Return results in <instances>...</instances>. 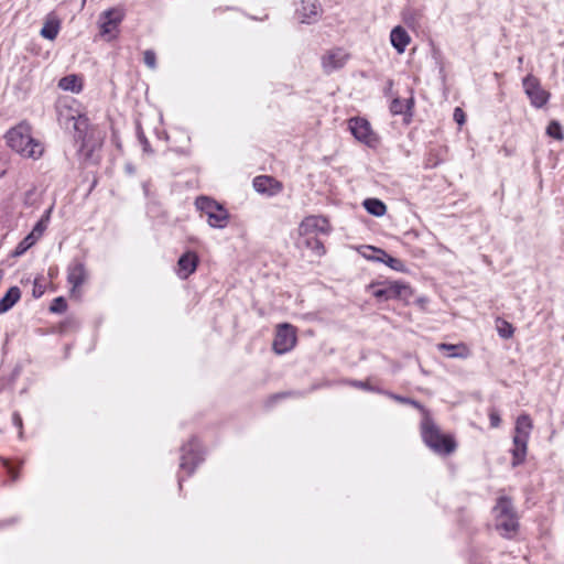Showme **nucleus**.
Segmentation results:
<instances>
[{"mask_svg": "<svg viewBox=\"0 0 564 564\" xmlns=\"http://www.w3.org/2000/svg\"><path fill=\"white\" fill-rule=\"evenodd\" d=\"M421 436L424 444L436 454L448 455L456 448L454 438L441 432L430 412H424L421 420Z\"/></svg>", "mask_w": 564, "mask_h": 564, "instance_id": "1", "label": "nucleus"}, {"mask_svg": "<svg viewBox=\"0 0 564 564\" xmlns=\"http://www.w3.org/2000/svg\"><path fill=\"white\" fill-rule=\"evenodd\" d=\"M8 145L25 158L37 159L43 153V147L31 135V128L26 123H20L10 129L6 134Z\"/></svg>", "mask_w": 564, "mask_h": 564, "instance_id": "2", "label": "nucleus"}, {"mask_svg": "<svg viewBox=\"0 0 564 564\" xmlns=\"http://www.w3.org/2000/svg\"><path fill=\"white\" fill-rule=\"evenodd\" d=\"M195 206L207 216V223L210 227L223 229L227 226L229 220L228 210L218 202L207 196H199L195 200Z\"/></svg>", "mask_w": 564, "mask_h": 564, "instance_id": "3", "label": "nucleus"}, {"mask_svg": "<svg viewBox=\"0 0 564 564\" xmlns=\"http://www.w3.org/2000/svg\"><path fill=\"white\" fill-rule=\"evenodd\" d=\"M496 512V528L502 532L503 535L510 536L518 530V518L513 511L512 502L507 497H500L495 507Z\"/></svg>", "mask_w": 564, "mask_h": 564, "instance_id": "4", "label": "nucleus"}, {"mask_svg": "<svg viewBox=\"0 0 564 564\" xmlns=\"http://www.w3.org/2000/svg\"><path fill=\"white\" fill-rule=\"evenodd\" d=\"M74 120L75 140L80 142L78 152L89 158L97 147V142L89 137V120L85 115L72 116Z\"/></svg>", "mask_w": 564, "mask_h": 564, "instance_id": "5", "label": "nucleus"}, {"mask_svg": "<svg viewBox=\"0 0 564 564\" xmlns=\"http://www.w3.org/2000/svg\"><path fill=\"white\" fill-rule=\"evenodd\" d=\"M181 452L180 467L183 471H186L187 476H191L195 468L204 460L203 452L196 437H192L184 444Z\"/></svg>", "mask_w": 564, "mask_h": 564, "instance_id": "6", "label": "nucleus"}, {"mask_svg": "<svg viewBox=\"0 0 564 564\" xmlns=\"http://www.w3.org/2000/svg\"><path fill=\"white\" fill-rule=\"evenodd\" d=\"M348 128L351 134L359 142L369 148H376L379 143L378 135L371 129L369 121L365 118L354 117L348 120Z\"/></svg>", "mask_w": 564, "mask_h": 564, "instance_id": "7", "label": "nucleus"}, {"mask_svg": "<svg viewBox=\"0 0 564 564\" xmlns=\"http://www.w3.org/2000/svg\"><path fill=\"white\" fill-rule=\"evenodd\" d=\"M296 340V328L289 323L280 324L276 327L273 350L278 355L286 354L295 347Z\"/></svg>", "mask_w": 564, "mask_h": 564, "instance_id": "8", "label": "nucleus"}, {"mask_svg": "<svg viewBox=\"0 0 564 564\" xmlns=\"http://www.w3.org/2000/svg\"><path fill=\"white\" fill-rule=\"evenodd\" d=\"M522 85L524 93L533 107L541 108L547 102L550 94L542 88L540 80L536 77L527 75L523 78Z\"/></svg>", "mask_w": 564, "mask_h": 564, "instance_id": "9", "label": "nucleus"}, {"mask_svg": "<svg viewBox=\"0 0 564 564\" xmlns=\"http://www.w3.org/2000/svg\"><path fill=\"white\" fill-rule=\"evenodd\" d=\"M300 234L302 236H310L314 234H328L330 226L328 220L322 216H308L300 224Z\"/></svg>", "mask_w": 564, "mask_h": 564, "instance_id": "10", "label": "nucleus"}, {"mask_svg": "<svg viewBox=\"0 0 564 564\" xmlns=\"http://www.w3.org/2000/svg\"><path fill=\"white\" fill-rule=\"evenodd\" d=\"M348 57V54L343 48H335L327 52L322 57V66L324 70L329 74L341 68L346 64Z\"/></svg>", "mask_w": 564, "mask_h": 564, "instance_id": "11", "label": "nucleus"}, {"mask_svg": "<svg viewBox=\"0 0 564 564\" xmlns=\"http://www.w3.org/2000/svg\"><path fill=\"white\" fill-rule=\"evenodd\" d=\"M123 18L124 12L121 9L112 8L102 12L99 18L101 33H110L121 23Z\"/></svg>", "mask_w": 564, "mask_h": 564, "instance_id": "12", "label": "nucleus"}, {"mask_svg": "<svg viewBox=\"0 0 564 564\" xmlns=\"http://www.w3.org/2000/svg\"><path fill=\"white\" fill-rule=\"evenodd\" d=\"M87 272L84 262L74 259L67 269V281L72 284V291L79 288L86 280Z\"/></svg>", "mask_w": 564, "mask_h": 564, "instance_id": "13", "label": "nucleus"}, {"mask_svg": "<svg viewBox=\"0 0 564 564\" xmlns=\"http://www.w3.org/2000/svg\"><path fill=\"white\" fill-rule=\"evenodd\" d=\"M319 11L317 0H310L301 2V7L296 9V14L302 23H312L317 21Z\"/></svg>", "mask_w": 564, "mask_h": 564, "instance_id": "14", "label": "nucleus"}, {"mask_svg": "<svg viewBox=\"0 0 564 564\" xmlns=\"http://www.w3.org/2000/svg\"><path fill=\"white\" fill-rule=\"evenodd\" d=\"M253 187L258 193L274 195L281 189V185L273 177L260 175L253 178Z\"/></svg>", "mask_w": 564, "mask_h": 564, "instance_id": "15", "label": "nucleus"}, {"mask_svg": "<svg viewBox=\"0 0 564 564\" xmlns=\"http://www.w3.org/2000/svg\"><path fill=\"white\" fill-rule=\"evenodd\" d=\"M198 257L195 252H186L178 259V275L187 279L197 268Z\"/></svg>", "mask_w": 564, "mask_h": 564, "instance_id": "16", "label": "nucleus"}, {"mask_svg": "<svg viewBox=\"0 0 564 564\" xmlns=\"http://www.w3.org/2000/svg\"><path fill=\"white\" fill-rule=\"evenodd\" d=\"M437 349L441 350V351H445L446 352V356L449 357V358H460V359H466L470 356V350L469 348L460 343V344H446V343H441L437 345Z\"/></svg>", "mask_w": 564, "mask_h": 564, "instance_id": "17", "label": "nucleus"}, {"mask_svg": "<svg viewBox=\"0 0 564 564\" xmlns=\"http://www.w3.org/2000/svg\"><path fill=\"white\" fill-rule=\"evenodd\" d=\"M410 40L411 39L408 32L400 25L393 28L390 33L391 44L400 54L405 51V47L410 43Z\"/></svg>", "mask_w": 564, "mask_h": 564, "instance_id": "18", "label": "nucleus"}, {"mask_svg": "<svg viewBox=\"0 0 564 564\" xmlns=\"http://www.w3.org/2000/svg\"><path fill=\"white\" fill-rule=\"evenodd\" d=\"M366 250H369V251H371L373 253L380 254V258H376V261L383 262L387 265H389L391 269L397 270V271H402L403 270L402 261L397 259V258H393V257L389 256L382 249H379V248H376V247H372V246H367Z\"/></svg>", "mask_w": 564, "mask_h": 564, "instance_id": "19", "label": "nucleus"}, {"mask_svg": "<svg viewBox=\"0 0 564 564\" xmlns=\"http://www.w3.org/2000/svg\"><path fill=\"white\" fill-rule=\"evenodd\" d=\"M532 421L529 415L522 414L517 419L513 438L529 440Z\"/></svg>", "mask_w": 564, "mask_h": 564, "instance_id": "20", "label": "nucleus"}, {"mask_svg": "<svg viewBox=\"0 0 564 564\" xmlns=\"http://www.w3.org/2000/svg\"><path fill=\"white\" fill-rule=\"evenodd\" d=\"M21 291L18 286H11L4 296L0 299V314L7 313L20 300Z\"/></svg>", "mask_w": 564, "mask_h": 564, "instance_id": "21", "label": "nucleus"}, {"mask_svg": "<svg viewBox=\"0 0 564 564\" xmlns=\"http://www.w3.org/2000/svg\"><path fill=\"white\" fill-rule=\"evenodd\" d=\"M59 29H61V24H59V21L57 19H54V18L46 19L44 24H43V26H42V29H41L40 34L44 39L53 41L58 35Z\"/></svg>", "mask_w": 564, "mask_h": 564, "instance_id": "22", "label": "nucleus"}, {"mask_svg": "<svg viewBox=\"0 0 564 564\" xmlns=\"http://www.w3.org/2000/svg\"><path fill=\"white\" fill-rule=\"evenodd\" d=\"M527 444L528 441L521 438H513V448H512V466H518L524 462L527 455Z\"/></svg>", "mask_w": 564, "mask_h": 564, "instance_id": "23", "label": "nucleus"}, {"mask_svg": "<svg viewBox=\"0 0 564 564\" xmlns=\"http://www.w3.org/2000/svg\"><path fill=\"white\" fill-rule=\"evenodd\" d=\"M362 206L369 214L376 217H381L387 213L386 204L378 198H367L364 200Z\"/></svg>", "mask_w": 564, "mask_h": 564, "instance_id": "24", "label": "nucleus"}, {"mask_svg": "<svg viewBox=\"0 0 564 564\" xmlns=\"http://www.w3.org/2000/svg\"><path fill=\"white\" fill-rule=\"evenodd\" d=\"M58 87L66 91L79 93L83 88L82 80L77 75H67L59 79Z\"/></svg>", "mask_w": 564, "mask_h": 564, "instance_id": "25", "label": "nucleus"}, {"mask_svg": "<svg viewBox=\"0 0 564 564\" xmlns=\"http://www.w3.org/2000/svg\"><path fill=\"white\" fill-rule=\"evenodd\" d=\"M52 210H53V206H51L50 208H47L44 214L41 216V218L39 219V221L34 225L32 231L30 232L31 235H34V237L39 240L44 231L47 229L48 227V224H50V220H51V214H52Z\"/></svg>", "mask_w": 564, "mask_h": 564, "instance_id": "26", "label": "nucleus"}, {"mask_svg": "<svg viewBox=\"0 0 564 564\" xmlns=\"http://www.w3.org/2000/svg\"><path fill=\"white\" fill-rule=\"evenodd\" d=\"M382 394L389 397L390 399L399 402V403H402V404H409L415 409H417L421 413H422V417H424V412H430L425 406H423L419 401L414 400V399H411V398H408V397H403V395H400V394H395L393 392H390V391H384L382 392Z\"/></svg>", "mask_w": 564, "mask_h": 564, "instance_id": "27", "label": "nucleus"}, {"mask_svg": "<svg viewBox=\"0 0 564 564\" xmlns=\"http://www.w3.org/2000/svg\"><path fill=\"white\" fill-rule=\"evenodd\" d=\"M413 107V99H400L394 98L390 105V111L392 115H405Z\"/></svg>", "mask_w": 564, "mask_h": 564, "instance_id": "28", "label": "nucleus"}, {"mask_svg": "<svg viewBox=\"0 0 564 564\" xmlns=\"http://www.w3.org/2000/svg\"><path fill=\"white\" fill-rule=\"evenodd\" d=\"M401 285H389L384 288L377 289L373 292V295L379 300H389L392 297H397L401 295Z\"/></svg>", "mask_w": 564, "mask_h": 564, "instance_id": "29", "label": "nucleus"}, {"mask_svg": "<svg viewBox=\"0 0 564 564\" xmlns=\"http://www.w3.org/2000/svg\"><path fill=\"white\" fill-rule=\"evenodd\" d=\"M37 239L34 235L29 234L26 237L21 240L13 251L14 257H20L24 254L32 246L36 243Z\"/></svg>", "mask_w": 564, "mask_h": 564, "instance_id": "30", "label": "nucleus"}, {"mask_svg": "<svg viewBox=\"0 0 564 564\" xmlns=\"http://www.w3.org/2000/svg\"><path fill=\"white\" fill-rule=\"evenodd\" d=\"M304 237L305 246L312 251H314L316 256H323L325 253V247L319 239L313 237L312 235Z\"/></svg>", "mask_w": 564, "mask_h": 564, "instance_id": "31", "label": "nucleus"}, {"mask_svg": "<svg viewBox=\"0 0 564 564\" xmlns=\"http://www.w3.org/2000/svg\"><path fill=\"white\" fill-rule=\"evenodd\" d=\"M497 332L501 338L508 339V338L512 337L514 328L509 322L498 318L497 319Z\"/></svg>", "mask_w": 564, "mask_h": 564, "instance_id": "32", "label": "nucleus"}, {"mask_svg": "<svg viewBox=\"0 0 564 564\" xmlns=\"http://www.w3.org/2000/svg\"><path fill=\"white\" fill-rule=\"evenodd\" d=\"M66 310H67V303H66L65 299L62 296L54 299L50 306V311L52 313L61 314V313H64Z\"/></svg>", "mask_w": 564, "mask_h": 564, "instance_id": "33", "label": "nucleus"}, {"mask_svg": "<svg viewBox=\"0 0 564 564\" xmlns=\"http://www.w3.org/2000/svg\"><path fill=\"white\" fill-rule=\"evenodd\" d=\"M546 133H547V135H550L556 140L563 139L562 127L557 121H552L549 124V127L546 128Z\"/></svg>", "mask_w": 564, "mask_h": 564, "instance_id": "34", "label": "nucleus"}, {"mask_svg": "<svg viewBox=\"0 0 564 564\" xmlns=\"http://www.w3.org/2000/svg\"><path fill=\"white\" fill-rule=\"evenodd\" d=\"M143 61H144V64L151 68V69H155L156 68V55H155V52L152 51V50H147L144 53H143Z\"/></svg>", "mask_w": 564, "mask_h": 564, "instance_id": "35", "label": "nucleus"}, {"mask_svg": "<svg viewBox=\"0 0 564 564\" xmlns=\"http://www.w3.org/2000/svg\"><path fill=\"white\" fill-rule=\"evenodd\" d=\"M351 386L359 388V389L367 390V391H372V392H378V393L384 392L381 389L371 387L368 382H365V381H351Z\"/></svg>", "mask_w": 564, "mask_h": 564, "instance_id": "36", "label": "nucleus"}, {"mask_svg": "<svg viewBox=\"0 0 564 564\" xmlns=\"http://www.w3.org/2000/svg\"><path fill=\"white\" fill-rule=\"evenodd\" d=\"M453 118L454 120L459 124H464L465 120H466V116H465V112L463 111L462 108L459 107H456L454 109V113H453Z\"/></svg>", "mask_w": 564, "mask_h": 564, "instance_id": "37", "label": "nucleus"}, {"mask_svg": "<svg viewBox=\"0 0 564 564\" xmlns=\"http://www.w3.org/2000/svg\"><path fill=\"white\" fill-rule=\"evenodd\" d=\"M489 420L491 427H498L500 425L501 419L497 411H490L489 413Z\"/></svg>", "mask_w": 564, "mask_h": 564, "instance_id": "38", "label": "nucleus"}, {"mask_svg": "<svg viewBox=\"0 0 564 564\" xmlns=\"http://www.w3.org/2000/svg\"><path fill=\"white\" fill-rule=\"evenodd\" d=\"M138 138H139L140 143L143 147V151H145V152L151 151L150 143H149L148 139L145 138V135H144V133L142 131H140L138 133Z\"/></svg>", "mask_w": 564, "mask_h": 564, "instance_id": "39", "label": "nucleus"}, {"mask_svg": "<svg viewBox=\"0 0 564 564\" xmlns=\"http://www.w3.org/2000/svg\"><path fill=\"white\" fill-rule=\"evenodd\" d=\"M13 424L20 430V436H22V417L19 413H13L12 415Z\"/></svg>", "mask_w": 564, "mask_h": 564, "instance_id": "40", "label": "nucleus"}, {"mask_svg": "<svg viewBox=\"0 0 564 564\" xmlns=\"http://www.w3.org/2000/svg\"><path fill=\"white\" fill-rule=\"evenodd\" d=\"M44 293V288L35 280L34 281V288H33V295L35 297L42 296Z\"/></svg>", "mask_w": 564, "mask_h": 564, "instance_id": "41", "label": "nucleus"}, {"mask_svg": "<svg viewBox=\"0 0 564 564\" xmlns=\"http://www.w3.org/2000/svg\"><path fill=\"white\" fill-rule=\"evenodd\" d=\"M8 171L7 161L0 158V178L6 175Z\"/></svg>", "mask_w": 564, "mask_h": 564, "instance_id": "42", "label": "nucleus"}, {"mask_svg": "<svg viewBox=\"0 0 564 564\" xmlns=\"http://www.w3.org/2000/svg\"><path fill=\"white\" fill-rule=\"evenodd\" d=\"M403 20L406 24H411L412 21H413V18H412V13L410 11H404L403 12Z\"/></svg>", "mask_w": 564, "mask_h": 564, "instance_id": "43", "label": "nucleus"}, {"mask_svg": "<svg viewBox=\"0 0 564 564\" xmlns=\"http://www.w3.org/2000/svg\"><path fill=\"white\" fill-rule=\"evenodd\" d=\"M364 256L367 258V259H370V260H375L376 261V258H380V254L378 253H373L369 250H367V252H364Z\"/></svg>", "mask_w": 564, "mask_h": 564, "instance_id": "44", "label": "nucleus"}, {"mask_svg": "<svg viewBox=\"0 0 564 564\" xmlns=\"http://www.w3.org/2000/svg\"><path fill=\"white\" fill-rule=\"evenodd\" d=\"M285 394H275L271 398L272 401L284 398Z\"/></svg>", "mask_w": 564, "mask_h": 564, "instance_id": "45", "label": "nucleus"}, {"mask_svg": "<svg viewBox=\"0 0 564 564\" xmlns=\"http://www.w3.org/2000/svg\"><path fill=\"white\" fill-rule=\"evenodd\" d=\"M127 170H128V172H129V173H132V172H133V169H132V166H130V165H127Z\"/></svg>", "mask_w": 564, "mask_h": 564, "instance_id": "46", "label": "nucleus"}, {"mask_svg": "<svg viewBox=\"0 0 564 564\" xmlns=\"http://www.w3.org/2000/svg\"><path fill=\"white\" fill-rule=\"evenodd\" d=\"M182 482H183V478H182V477H180V478H178V486H180V488H182Z\"/></svg>", "mask_w": 564, "mask_h": 564, "instance_id": "47", "label": "nucleus"}, {"mask_svg": "<svg viewBox=\"0 0 564 564\" xmlns=\"http://www.w3.org/2000/svg\"><path fill=\"white\" fill-rule=\"evenodd\" d=\"M18 476L15 474H12V479L15 480Z\"/></svg>", "mask_w": 564, "mask_h": 564, "instance_id": "48", "label": "nucleus"}]
</instances>
